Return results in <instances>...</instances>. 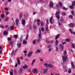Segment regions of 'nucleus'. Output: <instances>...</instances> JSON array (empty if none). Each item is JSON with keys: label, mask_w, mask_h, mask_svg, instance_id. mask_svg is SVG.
Instances as JSON below:
<instances>
[{"label": "nucleus", "mask_w": 75, "mask_h": 75, "mask_svg": "<svg viewBox=\"0 0 75 75\" xmlns=\"http://www.w3.org/2000/svg\"><path fill=\"white\" fill-rule=\"evenodd\" d=\"M64 56H62V58L63 59V62H65L67 60V57L66 55V54H67V51H64Z\"/></svg>", "instance_id": "f257e3e1"}, {"label": "nucleus", "mask_w": 75, "mask_h": 75, "mask_svg": "<svg viewBox=\"0 0 75 75\" xmlns=\"http://www.w3.org/2000/svg\"><path fill=\"white\" fill-rule=\"evenodd\" d=\"M39 34L38 35V38H39L37 40V42H39L40 41H41V39L42 38L41 37V29L39 28Z\"/></svg>", "instance_id": "f03ea898"}, {"label": "nucleus", "mask_w": 75, "mask_h": 75, "mask_svg": "<svg viewBox=\"0 0 75 75\" xmlns=\"http://www.w3.org/2000/svg\"><path fill=\"white\" fill-rule=\"evenodd\" d=\"M17 50H18V49H16V50H15V52H14V51H13L12 52L11 54L12 55H16V53L17 52Z\"/></svg>", "instance_id": "7ed1b4c3"}, {"label": "nucleus", "mask_w": 75, "mask_h": 75, "mask_svg": "<svg viewBox=\"0 0 75 75\" xmlns=\"http://www.w3.org/2000/svg\"><path fill=\"white\" fill-rule=\"evenodd\" d=\"M33 54V51H31L30 52L28 55V57H30L32 55V54Z\"/></svg>", "instance_id": "20e7f679"}, {"label": "nucleus", "mask_w": 75, "mask_h": 75, "mask_svg": "<svg viewBox=\"0 0 75 75\" xmlns=\"http://www.w3.org/2000/svg\"><path fill=\"white\" fill-rule=\"evenodd\" d=\"M49 6L50 7H54V4L52 1H50L49 4Z\"/></svg>", "instance_id": "39448f33"}, {"label": "nucleus", "mask_w": 75, "mask_h": 75, "mask_svg": "<svg viewBox=\"0 0 75 75\" xmlns=\"http://www.w3.org/2000/svg\"><path fill=\"white\" fill-rule=\"evenodd\" d=\"M69 26L70 27H74V24L72 23H71L69 24Z\"/></svg>", "instance_id": "423d86ee"}, {"label": "nucleus", "mask_w": 75, "mask_h": 75, "mask_svg": "<svg viewBox=\"0 0 75 75\" xmlns=\"http://www.w3.org/2000/svg\"><path fill=\"white\" fill-rule=\"evenodd\" d=\"M23 68H20L19 70L18 71V73L19 74H21L22 71H23Z\"/></svg>", "instance_id": "0eeeda50"}, {"label": "nucleus", "mask_w": 75, "mask_h": 75, "mask_svg": "<svg viewBox=\"0 0 75 75\" xmlns=\"http://www.w3.org/2000/svg\"><path fill=\"white\" fill-rule=\"evenodd\" d=\"M33 73H34V74H35V73H36L37 72V69H33Z\"/></svg>", "instance_id": "6e6552de"}, {"label": "nucleus", "mask_w": 75, "mask_h": 75, "mask_svg": "<svg viewBox=\"0 0 75 75\" xmlns=\"http://www.w3.org/2000/svg\"><path fill=\"white\" fill-rule=\"evenodd\" d=\"M71 64L73 69H75V65H74V62H71Z\"/></svg>", "instance_id": "1a4fd4ad"}, {"label": "nucleus", "mask_w": 75, "mask_h": 75, "mask_svg": "<svg viewBox=\"0 0 75 75\" xmlns=\"http://www.w3.org/2000/svg\"><path fill=\"white\" fill-rule=\"evenodd\" d=\"M59 46H60L62 50H64V48L63 45H62V44H60L59 45Z\"/></svg>", "instance_id": "9d476101"}, {"label": "nucleus", "mask_w": 75, "mask_h": 75, "mask_svg": "<svg viewBox=\"0 0 75 75\" xmlns=\"http://www.w3.org/2000/svg\"><path fill=\"white\" fill-rule=\"evenodd\" d=\"M37 24L38 25H40V19H37Z\"/></svg>", "instance_id": "9b49d317"}, {"label": "nucleus", "mask_w": 75, "mask_h": 75, "mask_svg": "<svg viewBox=\"0 0 75 75\" xmlns=\"http://www.w3.org/2000/svg\"><path fill=\"white\" fill-rule=\"evenodd\" d=\"M41 51V50L39 49H38L37 50H36L35 52V54H37V53H40Z\"/></svg>", "instance_id": "f8f14e48"}, {"label": "nucleus", "mask_w": 75, "mask_h": 75, "mask_svg": "<svg viewBox=\"0 0 75 75\" xmlns=\"http://www.w3.org/2000/svg\"><path fill=\"white\" fill-rule=\"evenodd\" d=\"M22 24L23 25H25V20H22Z\"/></svg>", "instance_id": "ddd939ff"}, {"label": "nucleus", "mask_w": 75, "mask_h": 75, "mask_svg": "<svg viewBox=\"0 0 75 75\" xmlns=\"http://www.w3.org/2000/svg\"><path fill=\"white\" fill-rule=\"evenodd\" d=\"M19 21V20H18V19H16V25H18V21Z\"/></svg>", "instance_id": "4468645a"}, {"label": "nucleus", "mask_w": 75, "mask_h": 75, "mask_svg": "<svg viewBox=\"0 0 75 75\" xmlns=\"http://www.w3.org/2000/svg\"><path fill=\"white\" fill-rule=\"evenodd\" d=\"M48 66L49 67V68H52L54 67V66H53L51 64H48Z\"/></svg>", "instance_id": "2eb2a0df"}, {"label": "nucleus", "mask_w": 75, "mask_h": 75, "mask_svg": "<svg viewBox=\"0 0 75 75\" xmlns=\"http://www.w3.org/2000/svg\"><path fill=\"white\" fill-rule=\"evenodd\" d=\"M59 35H60V34H58V35H56L55 38V39L57 40V39H58V38L59 37Z\"/></svg>", "instance_id": "dca6fc26"}, {"label": "nucleus", "mask_w": 75, "mask_h": 75, "mask_svg": "<svg viewBox=\"0 0 75 75\" xmlns=\"http://www.w3.org/2000/svg\"><path fill=\"white\" fill-rule=\"evenodd\" d=\"M48 25H46L45 29L47 31H48Z\"/></svg>", "instance_id": "f3484780"}, {"label": "nucleus", "mask_w": 75, "mask_h": 75, "mask_svg": "<svg viewBox=\"0 0 75 75\" xmlns=\"http://www.w3.org/2000/svg\"><path fill=\"white\" fill-rule=\"evenodd\" d=\"M9 44L11 45V47H13V42L12 41L10 42Z\"/></svg>", "instance_id": "a211bd4d"}, {"label": "nucleus", "mask_w": 75, "mask_h": 75, "mask_svg": "<svg viewBox=\"0 0 75 75\" xmlns=\"http://www.w3.org/2000/svg\"><path fill=\"white\" fill-rule=\"evenodd\" d=\"M35 62V59H34L32 62L31 63L32 65H33V66L34 65V62Z\"/></svg>", "instance_id": "6ab92c4d"}, {"label": "nucleus", "mask_w": 75, "mask_h": 75, "mask_svg": "<svg viewBox=\"0 0 75 75\" xmlns=\"http://www.w3.org/2000/svg\"><path fill=\"white\" fill-rule=\"evenodd\" d=\"M60 14V12L59 11H57L56 13L55 14V16H57L58 15H59V14Z\"/></svg>", "instance_id": "aec40b11"}, {"label": "nucleus", "mask_w": 75, "mask_h": 75, "mask_svg": "<svg viewBox=\"0 0 75 75\" xmlns=\"http://www.w3.org/2000/svg\"><path fill=\"white\" fill-rule=\"evenodd\" d=\"M59 4L60 7H62V4L61 2H59Z\"/></svg>", "instance_id": "412c9836"}, {"label": "nucleus", "mask_w": 75, "mask_h": 75, "mask_svg": "<svg viewBox=\"0 0 75 75\" xmlns=\"http://www.w3.org/2000/svg\"><path fill=\"white\" fill-rule=\"evenodd\" d=\"M53 18V17H52L50 19V22L51 24L52 23V19Z\"/></svg>", "instance_id": "4be33fe9"}, {"label": "nucleus", "mask_w": 75, "mask_h": 75, "mask_svg": "<svg viewBox=\"0 0 75 75\" xmlns=\"http://www.w3.org/2000/svg\"><path fill=\"white\" fill-rule=\"evenodd\" d=\"M71 13L73 16H75V14L74 13V11H71Z\"/></svg>", "instance_id": "5701e85b"}, {"label": "nucleus", "mask_w": 75, "mask_h": 75, "mask_svg": "<svg viewBox=\"0 0 75 75\" xmlns=\"http://www.w3.org/2000/svg\"><path fill=\"white\" fill-rule=\"evenodd\" d=\"M4 35H7L8 34V32L6 31H5L4 32Z\"/></svg>", "instance_id": "b1692460"}, {"label": "nucleus", "mask_w": 75, "mask_h": 75, "mask_svg": "<svg viewBox=\"0 0 75 75\" xmlns=\"http://www.w3.org/2000/svg\"><path fill=\"white\" fill-rule=\"evenodd\" d=\"M14 26H11L10 28V29L11 30H14Z\"/></svg>", "instance_id": "393cba45"}, {"label": "nucleus", "mask_w": 75, "mask_h": 75, "mask_svg": "<svg viewBox=\"0 0 75 75\" xmlns=\"http://www.w3.org/2000/svg\"><path fill=\"white\" fill-rule=\"evenodd\" d=\"M59 21L61 22V23H62L64 22V19L63 18H61V19L59 20Z\"/></svg>", "instance_id": "a878e982"}, {"label": "nucleus", "mask_w": 75, "mask_h": 75, "mask_svg": "<svg viewBox=\"0 0 75 75\" xmlns=\"http://www.w3.org/2000/svg\"><path fill=\"white\" fill-rule=\"evenodd\" d=\"M56 17L57 18L58 20H59V18H60V16H59V15H56Z\"/></svg>", "instance_id": "bb28decb"}, {"label": "nucleus", "mask_w": 75, "mask_h": 75, "mask_svg": "<svg viewBox=\"0 0 75 75\" xmlns=\"http://www.w3.org/2000/svg\"><path fill=\"white\" fill-rule=\"evenodd\" d=\"M58 40H56L55 42V45H56V46H57V45L58 44Z\"/></svg>", "instance_id": "cd10ccee"}, {"label": "nucleus", "mask_w": 75, "mask_h": 75, "mask_svg": "<svg viewBox=\"0 0 75 75\" xmlns=\"http://www.w3.org/2000/svg\"><path fill=\"white\" fill-rule=\"evenodd\" d=\"M17 46L18 48H20L21 47V43L18 44Z\"/></svg>", "instance_id": "c85d7f7f"}, {"label": "nucleus", "mask_w": 75, "mask_h": 75, "mask_svg": "<svg viewBox=\"0 0 75 75\" xmlns=\"http://www.w3.org/2000/svg\"><path fill=\"white\" fill-rule=\"evenodd\" d=\"M24 65L25 66L23 67V68L24 69H26V68H27V67H28V66L26 65V64H25Z\"/></svg>", "instance_id": "c756f323"}, {"label": "nucleus", "mask_w": 75, "mask_h": 75, "mask_svg": "<svg viewBox=\"0 0 75 75\" xmlns=\"http://www.w3.org/2000/svg\"><path fill=\"white\" fill-rule=\"evenodd\" d=\"M23 16V13L21 12L20 13V18H22Z\"/></svg>", "instance_id": "7c9ffc66"}, {"label": "nucleus", "mask_w": 75, "mask_h": 75, "mask_svg": "<svg viewBox=\"0 0 75 75\" xmlns=\"http://www.w3.org/2000/svg\"><path fill=\"white\" fill-rule=\"evenodd\" d=\"M18 60V65H20V64H21L20 63V61L19 60V59H17Z\"/></svg>", "instance_id": "2f4dec72"}, {"label": "nucleus", "mask_w": 75, "mask_h": 75, "mask_svg": "<svg viewBox=\"0 0 75 75\" xmlns=\"http://www.w3.org/2000/svg\"><path fill=\"white\" fill-rule=\"evenodd\" d=\"M69 17L70 18H71V19H73V16H72V15H69Z\"/></svg>", "instance_id": "473e14b6"}, {"label": "nucleus", "mask_w": 75, "mask_h": 75, "mask_svg": "<svg viewBox=\"0 0 75 75\" xmlns=\"http://www.w3.org/2000/svg\"><path fill=\"white\" fill-rule=\"evenodd\" d=\"M72 5L73 6H75V1H73L72 4Z\"/></svg>", "instance_id": "72a5a7b5"}, {"label": "nucleus", "mask_w": 75, "mask_h": 75, "mask_svg": "<svg viewBox=\"0 0 75 75\" xmlns=\"http://www.w3.org/2000/svg\"><path fill=\"white\" fill-rule=\"evenodd\" d=\"M33 28H34V29H36L37 27L36 26V25H34L33 26Z\"/></svg>", "instance_id": "f704fd0d"}, {"label": "nucleus", "mask_w": 75, "mask_h": 75, "mask_svg": "<svg viewBox=\"0 0 75 75\" xmlns=\"http://www.w3.org/2000/svg\"><path fill=\"white\" fill-rule=\"evenodd\" d=\"M23 44H27V42H26V41L25 40H23Z\"/></svg>", "instance_id": "c9c22d12"}, {"label": "nucleus", "mask_w": 75, "mask_h": 75, "mask_svg": "<svg viewBox=\"0 0 75 75\" xmlns=\"http://www.w3.org/2000/svg\"><path fill=\"white\" fill-rule=\"evenodd\" d=\"M40 24L41 26H44V22H40Z\"/></svg>", "instance_id": "e433bc0d"}, {"label": "nucleus", "mask_w": 75, "mask_h": 75, "mask_svg": "<svg viewBox=\"0 0 75 75\" xmlns=\"http://www.w3.org/2000/svg\"><path fill=\"white\" fill-rule=\"evenodd\" d=\"M47 71H48V69H46L45 70H44V74H45V72H47Z\"/></svg>", "instance_id": "4c0bfd02"}, {"label": "nucleus", "mask_w": 75, "mask_h": 75, "mask_svg": "<svg viewBox=\"0 0 75 75\" xmlns=\"http://www.w3.org/2000/svg\"><path fill=\"white\" fill-rule=\"evenodd\" d=\"M46 23L47 25H48L49 24V22L48 21V19H47L46 20Z\"/></svg>", "instance_id": "58836bf2"}, {"label": "nucleus", "mask_w": 75, "mask_h": 75, "mask_svg": "<svg viewBox=\"0 0 75 75\" xmlns=\"http://www.w3.org/2000/svg\"><path fill=\"white\" fill-rule=\"evenodd\" d=\"M66 41L67 42H69L70 41V39L68 38L67 39H66Z\"/></svg>", "instance_id": "ea45409f"}, {"label": "nucleus", "mask_w": 75, "mask_h": 75, "mask_svg": "<svg viewBox=\"0 0 75 75\" xmlns=\"http://www.w3.org/2000/svg\"><path fill=\"white\" fill-rule=\"evenodd\" d=\"M63 10H68V8H66L65 7H63Z\"/></svg>", "instance_id": "a19ab883"}, {"label": "nucleus", "mask_w": 75, "mask_h": 75, "mask_svg": "<svg viewBox=\"0 0 75 75\" xmlns=\"http://www.w3.org/2000/svg\"><path fill=\"white\" fill-rule=\"evenodd\" d=\"M35 41H36V39H35L33 42V44H35V43H36V42Z\"/></svg>", "instance_id": "79ce46f5"}, {"label": "nucleus", "mask_w": 75, "mask_h": 75, "mask_svg": "<svg viewBox=\"0 0 75 75\" xmlns=\"http://www.w3.org/2000/svg\"><path fill=\"white\" fill-rule=\"evenodd\" d=\"M62 14L63 15V16H66L67 15V14L65 12H62Z\"/></svg>", "instance_id": "37998d69"}, {"label": "nucleus", "mask_w": 75, "mask_h": 75, "mask_svg": "<svg viewBox=\"0 0 75 75\" xmlns=\"http://www.w3.org/2000/svg\"><path fill=\"white\" fill-rule=\"evenodd\" d=\"M4 15L3 14H1V18H4Z\"/></svg>", "instance_id": "c03bdc74"}, {"label": "nucleus", "mask_w": 75, "mask_h": 75, "mask_svg": "<svg viewBox=\"0 0 75 75\" xmlns=\"http://www.w3.org/2000/svg\"><path fill=\"white\" fill-rule=\"evenodd\" d=\"M14 37L15 38H18V35H15Z\"/></svg>", "instance_id": "a18cd8bd"}, {"label": "nucleus", "mask_w": 75, "mask_h": 75, "mask_svg": "<svg viewBox=\"0 0 75 75\" xmlns=\"http://www.w3.org/2000/svg\"><path fill=\"white\" fill-rule=\"evenodd\" d=\"M41 30L42 31V32H43V31H44V28H43V27H42L41 28Z\"/></svg>", "instance_id": "49530a36"}, {"label": "nucleus", "mask_w": 75, "mask_h": 75, "mask_svg": "<svg viewBox=\"0 0 75 75\" xmlns=\"http://www.w3.org/2000/svg\"><path fill=\"white\" fill-rule=\"evenodd\" d=\"M6 15H8L9 14V12L8 11H7L5 13Z\"/></svg>", "instance_id": "de8ad7c7"}, {"label": "nucleus", "mask_w": 75, "mask_h": 75, "mask_svg": "<svg viewBox=\"0 0 75 75\" xmlns=\"http://www.w3.org/2000/svg\"><path fill=\"white\" fill-rule=\"evenodd\" d=\"M47 47L48 48H51V46L50 45H48L47 46Z\"/></svg>", "instance_id": "09e8293b"}, {"label": "nucleus", "mask_w": 75, "mask_h": 75, "mask_svg": "<svg viewBox=\"0 0 75 75\" xmlns=\"http://www.w3.org/2000/svg\"><path fill=\"white\" fill-rule=\"evenodd\" d=\"M48 64H47V63L44 64V65L46 67H47V66H48Z\"/></svg>", "instance_id": "8fccbe9b"}, {"label": "nucleus", "mask_w": 75, "mask_h": 75, "mask_svg": "<svg viewBox=\"0 0 75 75\" xmlns=\"http://www.w3.org/2000/svg\"><path fill=\"white\" fill-rule=\"evenodd\" d=\"M7 39L8 41H11V38H8Z\"/></svg>", "instance_id": "3c124183"}, {"label": "nucleus", "mask_w": 75, "mask_h": 75, "mask_svg": "<svg viewBox=\"0 0 75 75\" xmlns=\"http://www.w3.org/2000/svg\"><path fill=\"white\" fill-rule=\"evenodd\" d=\"M20 41H22V40H23V37H21V38H20Z\"/></svg>", "instance_id": "603ef678"}, {"label": "nucleus", "mask_w": 75, "mask_h": 75, "mask_svg": "<svg viewBox=\"0 0 75 75\" xmlns=\"http://www.w3.org/2000/svg\"><path fill=\"white\" fill-rule=\"evenodd\" d=\"M0 27L2 28H4V27L3 25H1Z\"/></svg>", "instance_id": "864d4df0"}, {"label": "nucleus", "mask_w": 75, "mask_h": 75, "mask_svg": "<svg viewBox=\"0 0 75 75\" xmlns=\"http://www.w3.org/2000/svg\"><path fill=\"white\" fill-rule=\"evenodd\" d=\"M28 34H27V36H26V40H27V39H28Z\"/></svg>", "instance_id": "5fc2aeb1"}, {"label": "nucleus", "mask_w": 75, "mask_h": 75, "mask_svg": "<svg viewBox=\"0 0 75 75\" xmlns=\"http://www.w3.org/2000/svg\"><path fill=\"white\" fill-rule=\"evenodd\" d=\"M25 61H29V60L27 58H26L25 59Z\"/></svg>", "instance_id": "6e6d98bb"}, {"label": "nucleus", "mask_w": 75, "mask_h": 75, "mask_svg": "<svg viewBox=\"0 0 75 75\" xmlns=\"http://www.w3.org/2000/svg\"><path fill=\"white\" fill-rule=\"evenodd\" d=\"M8 10V9L7 8H5V11H7Z\"/></svg>", "instance_id": "4d7b16f0"}, {"label": "nucleus", "mask_w": 75, "mask_h": 75, "mask_svg": "<svg viewBox=\"0 0 75 75\" xmlns=\"http://www.w3.org/2000/svg\"><path fill=\"white\" fill-rule=\"evenodd\" d=\"M69 30H70V32H71V34H72L73 32H72V30L70 29H69Z\"/></svg>", "instance_id": "13d9d810"}, {"label": "nucleus", "mask_w": 75, "mask_h": 75, "mask_svg": "<svg viewBox=\"0 0 75 75\" xmlns=\"http://www.w3.org/2000/svg\"><path fill=\"white\" fill-rule=\"evenodd\" d=\"M56 50L57 51H58V48L57 47H56Z\"/></svg>", "instance_id": "bf43d9fd"}, {"label": "nucleus", "mask_w": 75, "mask_h": 75, "mask_svg": "<svg viewBox=\"0 0 75 75\" xmlns=\"http://www.w3.org/2000/svg\"><path fill=\"white\" fill-rule=\"evenodd\" d=\"M68 71V69H65L64 70V71L67 72Z\"/></svg>", "instance_id": "052dcab7"}, {"label": "nucleus", "mask_w": 75, "mask_h": 75, "mask_svg": "<svg viewBox=\"0 0 75 75\" xmlns=\"http://www.w3.org/2000/svg\"><path fill=\"white\" fill-rule=\"evenodd\" d=\"M69 7L71 9H73V6H70Z\"/></svg>", "instance_id": "680f3d73"}, {"label": "nucleus", "mask_w": 75, "mask_h": 75, "mask_svg": "<svg viewBox=\"0 0 75 75\" xmlns=\"http://www.w3.org/2000/svg\"><path fill=\"white\" fill-rule=\"evenodd\" d=\"M10 75H13V73H12L11 71L10 72Z\"/></svg>", "instance_id": "e2e57ef3"}, {"label": "nucleus", "mask_w": 75, "mask_h": 75, "mask_svg": "<svg viewBox=\"0 0 75 75\" xmlns=\"http://www.w3.org/2000/svg\"><path fill=\"white\" fill-rule=\"evenodd\" d=\"M8 27V25H5V28H7V27Z\"/></svg>", "instance_id": "0e129e2a"}, {"label": "nucleus", "mask_w": 75, "mask_h": 75, "mask_svg": "<svg viewBox=\"0 0 75 75\" xmlns=\"http://www.w3.org/2000/svg\"><path fill=\"white\" fill-rule=\"evenodd\" d=\"M50 41H49L48 40H46V42H47V43H50Z\"/></svg>", "instance_id": "69168bd1"}, {"label": "nucleus", "mask_w": 75, "mask_h": 75, "mask_svg": "<svg viewBox=\"0 0 75 75\" xmlns=\"http://www.w3.org/2000/svg\"><path fill=\"white\" fill-rule=\"evenodd\" d=\"M68 73H71V70H69L68 71Z\"/></svg>", "instance_id": "338daca9"}, {"label": "nucleus", "mask_w": 75, "mask_h": 75, "mask_svg": "<svg viewBox=\"0 0 75 75\" xmlns=\"http://www.w3.org/2000/svg\"><path fill=\"white\" fill-rule=\"evenodd\" d=\"M6 21H7L8 20V18H7L6 19Z\"/></svg>", "instance_id": "774afa93"}]
</instances>
